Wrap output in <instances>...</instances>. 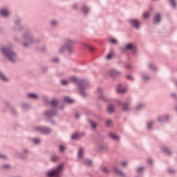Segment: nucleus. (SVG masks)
<instances>
[{
	"label": "nucleus",
	"mask_w": 177,
	"mask_h": 177,
	"mask_svg": "<svg viewBox=\"0 0 177 177\" xmlns=\"http://www.w3.org/2000/svg\"><path fill=\"white\" fill-rule=\"evenodd\" d=\"M138 109H140V105H138Z\"/></svg>",
	"instance_id": "de8ad7c7"
},
{
	"label": "nucleus",
	"mask_w": 177,
	"mask_h": 177,
	"mask_svg": "<svg viewBox=\"0 0 177 177\" xmlns=\"http://www.w3.org/2000/svg\"><path fill=\"white\" fill-rule=\"evenodd\" d=\"M1 158H6V156L5 155H1Z\"/></svg>",
	"instance_id": "79ce46f5"
},
{
	"label": "nucleus",
	"mask_w": 177,
	"mask_h": 177,
	"mask_svg": "<svg viewBox=\"0 0 177 177\" xmlns=\"http://www.w3.org/2000/svg\"><path fill=\"white\" fill-rule=\"evenodd\" d=\"M126 50H135V48H133V46L132 45V44H129L126 46Z\"/></svg>",
	"instance_id": "1a4fd4ad"
},
{
	"label": "nucleus",
	"mask_w": 177,
	"mask_h": 177,
	"mask_svg": "<svg viewBox=\"0 0 177 177\" xmlns=\"http://www.w3.org/2000/svg\"><path fill=\"white\" fill-rule=\"evenodd\" d=\"M114 171H115L116 174H118V175H120V176H124V173H122V171L118 170V169H117V168H115V169H114Z\"/></svg>",
	"instance_id": "4468645a"
},
{
	"label": "nucleus",
	"mask_w": 177,
	"mask_h": 177,
	"mask_svg": "<svg viewBox=\"0 0 177 177\" xmlns=\"http://www.w3.org/2000/svg\"><path fill=\"white\" fill-rule=\"evenodd\" d=\"M74 44V41L71 39H68L66 41V48L68 49L69 53H71V50H73V49H71V46H73Z\"/></svg>",
	"instance_id": "7ed1b4c3"
},
{
	"label": "nucleus",
	"mask_w": 177,
	"mask_h": 177,
	"mask_svg": "<svg viewBox=\"0 0 177 177\" xmlns=\"http://www.w3.org/2000/svg\"><path fill=\"white\" fill-rule=\"evenodd\" d=\"M153 125V122H150L147 124L148 129H150L151 128V126Z\"/></svg>",
	"instance_id": "7c9ffc66"
},
{
	"label": "nucleus",
	"mask_w": 177,
	"mask_h": 177,
	"mask_svg": "<svg viewBox=\"0 0 177 177\" xmlns=\"http://www.w3.org/2000/svg\"><path fill=\"white\" fill-rule=\"evenodd\" d=\"M158 120L160 121V122H161V118H158Z\"/></svg>",
	"instance_id": "49530a36"
},
{
	"label": "nucleus",
	"mask_w": 177,
	"mask_h": 177,
	"mask_svg": "<svg viewBox=\"0 0 177 177\" xmlns=\"http://www.w3.org/2000/svg\"><path fill=\"white\" fill-rule=\"evenodd\" d=\"M0 78H1V80H2L3 81H8L7 77H5V75H3V74H2V72H0Z\"/></svg>",
	"instance_id": "a211bd4d"
},
{
	"label": "nucleus",
	"mask_w": 177,
	"mask_h": 177,
	"mask_svg": "<svg viewBox=\"0 0 177 177\" xmlns=\"http://www.w3.org/2000/svg\"><path fill=\"white\" fill-rule=\"evenodd\" d=\"M121 164L123 167H125L127 165V162H122Z\"/></svg>",
	"instance_id": "e433bc0d"
},
{
	"label": "nucleus",
	"mask_w": 177,
	"mask_h": 177,
	"mask_svg": "<svg viewBox=\"0 0 177 177\" xmlns=\"http://www.w3.org/2000/svg\"><path fill=\"white\" fill-rule=\"evenodd\" d=\"M78 138H80V134L78 133H75L71 136V139H73V140L78 139Z\"/></svg>",
	"instance_id": "9d476101"
},
{
	"label": "nucleus",
	"mask_w": 177,
	"mask_h": 177,
	"mask_svg": "<svg viewBox=\"0 0 177 177\" xmlns=\"http://www.w3.org/2000/svg\"><path fill=\"white\" fill-rule=\"evenodd\" d=\"M122 109L124 111H128L129 110V106H128L127 104H123Z\"/></svg>",
	"instance_id": "dca6fc26"
},
{
	"label": "nucleus",
	"mask_w": 177,
	"mask_h": 177,
	"mask_svg": "<svg viewBox=\"0 0 177 177\" xmlns=\"http://www.w3.org/2000/svg\"><path fill=\"white\" fill-rule=\"evenodd\" d=\"M82 154H84V149L80 148L78 152L79 157H82Z\"/></svg>",
	"instance_id": "6ab92c4d"
},
{
	"label": "nucleus",
	"mask_w": 177,
	"mask_h": 177,
	"mask_svg": "<svg viewBox=\"0 0 177 177\" xmlns=\"http://www.w3.org/2000/svg\"><path fill=\"white\" fill-rule=\"evenodd\" d=\"M109 136L113 139V140H120V137L118 136L115 135V133H110Z\"/></svg>",
	"instance_id": "6e6552de"
},
{
	"label": "nucleus",
	"mask_w": 177,
	"mask_h": 177,
	"mask_svg": "<svg viewBox=\"0 0 177 177\" xmlns=\"http://www.w3.org/2000/svg\"><path fill=\"white\" fill-rule=\"evenodd\" d=\"M82 12L84 13H88V12H89V9L88 8H86V7H83L82 8Z\"/></svg>",
	"instance_id": "4be33fe9"
},
{
	"label": "nucleus",
	"mask_w": 177,
	"mask_h": 177,
	"mask_svg": "<svg viewBox=\"0 0 177 177\" xmlns=\"http://www.w3.org/2000/svg\"><path fill=\"white\" fill-rule=\"evenodd\" d=\"M47 116H48V117H50V115H49V114H47Z\"/></svg>",
	"instance_id": "8fccbe9b"
},
{
	"label": "nucleus",
	"mask_w": 177,
	"mask_h": 177,
	"mask_svg": "<svg viewBox=\"0 0 177 177\" xmlns=\"http://www.w3.org/2000/svg\"><path fill=\"white\" fill-rule=\"evenodd\" d=\"M145 169V167H139L138 169H137V171L138 174H140L142 172V171H143Z\"/></svg>",
	"instance_id": "cd10ccee"
},
{
	"label": "nucleus",
	"mask_w": 177,
	"mask_h": 177,
	"mask_svg": "<svg viewBox=\"0 0 177 177\" xmlns=\"http://www.w3.org/2000/svg\"><path fill=\"white\" fill-rule=\"evenodd\" d=\"M64 100H65V102H66V103H74V100H73V99H71L68 97H65Z\"/></svg>",
	"instance_id": "ddd939ff"
},
{
	"label": "nucleus",
	"mask_w": 177,
	"mask_h": 177,
	"mask_svg": "<svg viewBox=\"0 0 177 177\" xmlns=\"http://www.w3.org/2000/svg\"><path fill=\"white\" fill-rule=\"evenodd\" d=\"M80 93H81V95H83V96H85V93H84V91H80Z\"/></svg>",
	"instance_id": "a19ab883"
},
{
	"label": "nucleus",
	"mask_w": 177,
	"mask_h": 177,
	"mask_svg": "<svg viewBox=\"0 0 177 177\" xmlns=\"http://www.w3.org/2000/svg\"><path fill=\"white\" fill-rule=\"evenodd\" d=\"M90 124L91 125V128H93V129H95V128H96V124L93 122H90Z\"/></svg>",
	"instance_id": "bb28decb"
},
{
	"label": "nucleus",
	"mask_w": 177,
	"mask_h": 177,
	"mask_svg": "<svg viewBox=\"0 0 177 177\" xmlns=\"http://www.w3.org/2000/svg\"><path fill=\"white\" fill-rule=\"evenodd\" d=\"M36 131L37 132H41V133H49L50 132V129L45 127H37Z\"/></svg>",
	"instance_id": "20e7f679"
},
{
	"label": "nucleus",
	"mask_w": 177,
	"mask_h": 177,
	"mask_svg": "<svg viewBox=\"0 0 177 177\" xmlns=\"http://www.w3.org/2000/svg\"><path fill=\"white\" fill-rule=\"evenodd\" d=\"M163 151L166 154H171V150H169L168 148H164Z\"/></svg>",
	"instance_id": "aec40b11"
},
{
	"label": "nucleus",
	"mask_w": 177,
	"mask_h": 177,
	"mask_svg": "<svg viewBox=\"0 0 177 177\" xmlns=\"http://www.w3.org/2000/svg\"><path fill=\"white\" fill-rule=\"evenodd\" d=\"M55 160H56V158H55V157H53V158H52V160H53V161H55Z\"/></svg>",
	"instance_id": "c03bdc74"
},
{
	"label": "nucleus",
	"mask_w": 177,
	"mask_h": 177,
	"mask_svg": "<svg viewBox=\"0 0 177 177\" xmlns=\"http://www.w3.org/2000/svg\"><path fill=\"white\" fill-rule=\"evenodd\" d=\"M33 142H34V143H39V139H38V138H35V139L33 140Z\"/></svg>",
	"instance_id": "473e14b6"
},
{
	"label": "nucleus",
	"mask_w": 177,
	"mask_h": 177,
	"mask_svg": "<svg viewBox=\"0 0 177 177\" xmlns=\"http://www.w3.org/2000/svg\"><path fill=\"white\" fill-rule=\"evenodd\" d=\"M83 45H84V46H86V48H89V46H88V44H86V43H84Z\"/></svg>",
	"instance_id": "58836bf2"
},
{
	"label": "nucleus",
	"mask_w": 177,
	"mask_h": 177,
	"mask_svg": "<svg viewBox=\"0 0 177 177\" xmlns=\"http://www.w3.org/2000/svg\"><path fill=\"white\" fill-rule=\"evenodd\" d=\"M107 111L108 113H113V111H114V106H113V105H109L107 107Z\"/></svg>",
	"instance_id": "f8f14e48"
},
{
	"label": "nucleus",
	"mask_w": 177,
	"mask_h": 177,
	"mask_svg": "<svg viewBox=\"0 0 177 177\" xmlns=\"http://www.w3.org/2000/svg\"><path fill=\"white\" fill-rule=\"evenodd\" d=\"M63 170V165H59L56 169L52 171H48L47 175L48 177H59L60 175V172Z\"/></svg>",
	"instance_id": "f03ea898"
},
{
	"label": "nucleus",
	"mask_w": 177,
	"mask_h": 177,
	"mask_svg": "<svg viewBox=\"0 0 177 177\" xmlns=\"http://www.w3.org/2000/svg\"><path fill=\"white\" fill-rule=\"evenodd\" d=\"M161 20V17H160V15L157 14L154 17V22L158 23Z\"/></svg>",
	"instance_id": "9b49d317"
},
{
	"label": "nucleus",
	"mask_w": 177,
	"mask_h": 177,
	"mask_svg": "<svg viewBox=\"0 0 177 177\" xmlns=\"http://www.w3.org/2000/svg\"><path fill=\"white\" fill-rule=\"evenodd\" d=\"M76 118H78V114H76Z\"/></svg>",
	"instance_id": "09e8293b"
},
{
	"label": "nucleus",
	"mask_w": 177,
	"mask_h": 177,
	"mask_svg": "<svg viewBox=\"0 0 177 177\" xmlns=\"http://www.w3.org/2000/svg\"><path fill=\"white\" fill-rule=\"evenodd\" d=\"M130 24H131V26H133L136 28H139V26L140 25L139 21H137L136 19L131 20Z\"/></svg>",
	"instance_id": "39448f33"
},
{
	"label": "nucleus",
	"mask_w": 177,
	"mask_h": 177,
	"mask_svg": "<svg viewBox=\"0 0 177 177\" xmlns=\"http://www.w3.org/2000/svg\"><path fill=\"white\" fill-rule=\"evenodd\" d=\"M0 15L6 17V16H9V11H8V10L2 9L0 10Z\"/></svg>",
	"instance_id": "423d86ee"
},
{
	"label": "nucleus",
	"mask_w": 177,
	"mask_h": 177,
	"mask_svg": "<svg viewBox=\"0 0 177 177\" xmlns=\"http://www.w3.org/2000/svg\"><path fill=\"white\" fill-rule=\"evenodd\" d=\"M149 16H150V14H149V12H145L143 14L144 19H147V17H149Z\"/></svg>",
	"instance_id": "a878e982"
},
{
	"label": "nucleus",
	"mask_w": 177,
	"mask_h": 177,
	"mask_svg": "<svg viewBox=\"0 0 177 177\" xmlns=\"http://www.w3.org/2000/svg\"><path fill=\"white\" fill-rule=\"evenodd\" d=\"M9 165H6L5 166H3L4 168H9Z\"/></svg>",
	"instance_id": "37998d69"
},
{
	"label": "nucleus",
	"mask_w": 177,
	"mask_h": 177,
	"mask_svg": "<svg viewBox=\"0 0 177 177\" xmlns=\"http://www.w3.org/2000/svg\"><path fill=\"white\" fill-rule=\"evenodd\" d=\"M71 81H72L73 82H77V77H71Z\"/></svg>",
	"instance_id": "c756f323"
},
{
	"label": "nucleus",
	"mask_w": 177,
	"mask_h": 177,
	"mask_svg": "<svg viewBox=\"0 0 177 177\" xmlns=\"http://www.w3.org/2000/svg\"><path fill=\"white\" fill-rule=\"evenodd\" d=\"M102 171L103 172H109V169H107V167H102Z\"/></svg>",
	"instance_id": "72a5a7b5"
},
{
	"label": "nucleus",
	"mask_w": 177,
	"mask_h": 177,
	"mask_svg": "<svg viewBox=\"0 0 177 177\" xmlns=\"http://www.w3.org/2000/svg\"><path fill=\"white\" fill-rule=\"evenodd\" d=\"M120 74V72L115 71V70H113V71H111V77H115V75Z\"/></svg>",
	"instance_id": "2eb2a0df"
},
{
	"label": "nucleus",
	"mask_w": 177,
	"mask_h": 177,
	"mask_svg": "<svg viewBox=\"0 0 177 177\" xmlns=\"http://www.w3.org/2000/svg\"><path fill=\"white\" fill-rule=\"evenodd\" d=\"M149 67H150V68H154V65L150 64H149Z\"/></svg>",
	"instance_id": "4c0bfd02"
},
{
	"label": "nucleus",
	"mask_w": 177,
	"mask_h": 177,
	"mask_svg": "<svg viewBox=\"0 0 177 177\" xmlns=\"http://www.w3.org/2000/svg\"><path fill=\"white\" fill-rule=\"evenodd\" d=\"M168 120V116H165L164 120Z\"/></svg>",
	"instance_id": "a18cd8bd"
},
{
	"label": "nucleus",
	"mask_w": 177,
	"mask_h": 177,
	"mask_svg": "<svg viewBox=\"0 0 177 177\" xmlns=\"http://www.w3.org/2000/svg\"><path fill=\"white\" fill-rule=\"evenodd\" d=\"M24 46H27V45L24 44Z\"/></svg>",
	"instance_id": "5fc2aeb1"
},
{
	"label": "nucleus",
	"mask_w": 177,
	"mask_h": 177,
	"mask_svg": "<svg viewBox=\"0 0 177 177\" xmlns=\"http://www.w3.org/2000/svg\"><path fill=\"white\" fill-rule=\"evenodd\" d=\"M98 91H100V88H98Z\"/></svg>",
	"instance_id": "4d7b16f0"
},
{
	"label": "nucleus",
	"mask_w": 177,
	"mask_h": 177,
	"mask_svg": "<svg viewBox=\"0 0 177 177\" xmlns=\"http://www.w3.org/2000/svg\"><path fill=\"white\" fill-rule=\"evenodd\" d=\"M28 96L29 97H32V99H37L38 98V95H37L36 94H34V93H29L28 95Z\"/></svg>",
	"instance_id": "f3484780"
},
{
	"label": "nucleus",
	"mask_w": 177,
	"mask_h": 177,
	"mask_svg": "<svg viewBox=\"0 0 177 177\" xmlns=\"http://www.w3.org/2000/svg\"><path fill=\"white\" fill-rule=\"evenodd\" d=\"M106 125H110V124H111V120H107L106 121Z\"/></svg>",
	"instance_id": "f704fd0d"
},
{
	"label": "nucleus",
	"mask_w": 177,
	"mask_h": 177,
	"mask_svg": "<svg viewBox=\"0 0 177 177\" xmlns=\"http://www.w3.org/2000/svg\"><path fill=\"white\" fill-rule=\"evenodd\" d=\"M61 52H63V50H62V48H61Z\"/></svg>",
	"instance_id": "6e6d98bb"
},
{
	"label": "nucleus",
	"mask_w": 177,
	"mask_h": 177,
	"mask_svg": "<svg viewBox=\"0 0 177 177\" xmlns=\"http://www.w3.org/2000/svg\"><path fill=\"white\" fill-rule=\"evenodd\" d=\"M57 104V100H53L51 102V105L53 106V107H55V106H56Z\"/></svg>",
	"instance_id": "5701e85b"
},
{
	"label": "nucleus",
	"mask_w": 177,
	"mask_h": 177,
	"mask_svg": "<svg viewBox=\"0 0 177 177\" xmlns=\"http://www.w3.org/2000/svg\"><path fill=\"white\" fill-rule=\"evenodd\" d=\"M55 62H57V59H55Z\"/></svg>",
	"instance_id": "603ef678"
},
{
	"label": "nucleus",
	"mask_w": 177,
	"mask_h": 177,
	"mask_svg": "<svg viewBox=\"0 0 177 177\" xmlns=\"http://www.w3.org/2000/svg\"><path fill=\"white\" fill-rule=\"evenodd\" d=\"M113 56V52H111L109 53V55H106V59H111Z\"/></svg>",
	"instance_id": "412c9836"
},
{
	"label": "nucleus",
	"mask_w": 177,
	"mask_h": 177,
	"mask_svg": "<svg viewBox=\"0 0 177 177\" xmlns=\"http://www.w3.org/2000/svg\"><path fill=\"white\" fill-rule=\"evenodd\" d=\"M61 82H62V85H67V84H68V82L66 80H62Z\"/></svg>",
	"instance_id": "c85d7f7f"
},
{
	"label": "nucleus",
	"mask_w": 177,
	"mask_h": 177,
	"mask_svg": "<svg viewBox=\"0 0 177 177\" xmlns=\"http://www.w3.org/2000/svg\"><path fill=\"white\" fill-rule=\"evenodd\" d=\"M56 21H51V24H53V26H55V24H56Z\"/></svg>",
	"instance_id": "ea45409f"
},
{
	"label": "nucleus",
	"mask_w": 177,
	"mask_h": 177,
	"mask_svg": "<svg viewBox=\"0 0 177 177\" xmlns=\"http://www.w3.org/2000/svg\"><path fill=\"white\" fill-rule=\"evenodd\" d=\"M170 1V3H171V6H173V8H175V6H176V3L175 2V0H169Z\"/></svg>",
	"instance_id": "393cba45"
},
{
	"label": "nucleus",
	"mask_w": 177,
	"mask_h": 177,
	"mask_svg": "<svg viewBox=\"0 0 177 177\" xmlns=\"http://www.w3.org/2000/svg\"><path fill=\"white\" fill-rule=\"evenodd\" d=\"M109 41L111 44H117V40H115V39H111Z\"/></svg>",
	"instance_id": "2f4dec72"
},
{
	"label": "nucleus",
	"mask_w": 177,
	"mask_h": 177,
	"mask_svg": "<svg viewBox=\"0 0 177 177\" xmlns=\"http://www.w3.org/2000/svg\"><path fill=\"white\" fill-rule=\"evenodd\" d=\"M59 150H60V151H63V150H64V146L60 145L59 146Z\"/></svg>",
	"instance_id": "c9c22d12"
},
{
	"label": "nucleus",
	"mask_w": 177,
	"mask_h": 177,
	"mask_svg": "<svg viewBox=\"0 0 177 177\" xmlns=\"http://www.w3.org/2000/svg\"><path fill=\"white\" fill-rule=\"evenodd\" d=\"M83 88H85V85L83 86Z\"/></svg>",
	"instance_id": "864d4df0"
},
{
	"label": "nucleus",
	"mask_w": 177,
	"mask_h": 177,
	"mask_svg": "<svg viewBox=\"0 0 177 177\" xmlns=\"http://www.w3.org/2000/svg\"><path fill=\"white\" fill-rule=\"evenodd\" d=\"M84 164L86 165H91L92 164V161H91L90 160H86Z\"/></svg>",
	"instance_id": "b1692460"
},
{
	"label": "nucleus",
	"mask_w": 177,
	"mask_h": 177,
	"mask_svg": "<svg viewBox=\"0 0 177 177\" xmlns=\"http://www.w3.org/2000/svg\"><path fill=\"white\" fill-rule=\"evenodd\" d=\"M127 78H131V76H127Z\"/></svg>",
	"instance_id": "3c124183"
},
{
	"label": "nucleus",
	"mask_w": 177,
	"mask_h": 177,
	"mask_svg": "<svg viewBox=\"0 0 177 177\" xmlns=\"http://www.w3.org/2000/svg\"><path fill=\"white\" fill-rule=\"evenodd\" d=\"M125 91H127L125 88H122V86L121 85H118L117 87V92L118 93H124V92H125Z\"/></svg>",
	"instance_id": "0eeeda50"
},
{
	"label": "nucleus",
	"mask_w": 177,
	"mask_h": 177,
	"mask_svg": "<svg viewBox=\"0 0 177 177\" xmlns=\"http://www.w3.org/2000/svg\"><path fill=\"white\" fill-rule=\"evenodd\" d=\"M1 52L2 53H3L5 57L8 59L10 62H15L16 59V54H15V53L6 48H2Z\"/></svg>",
	"instance_id": "f257e3e1"
}]
</instances>
